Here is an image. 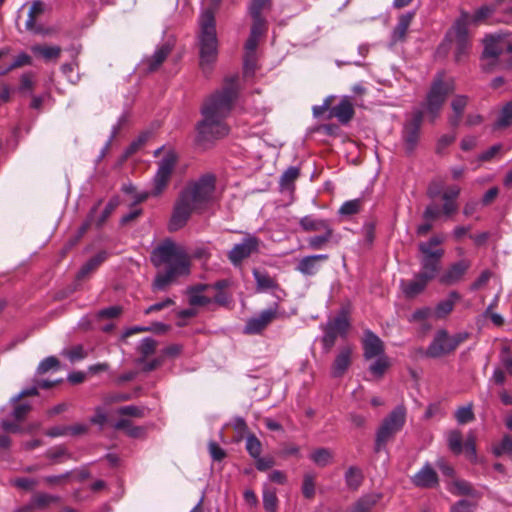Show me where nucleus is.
Wrapping results in <instances>:
<instances>
[{"instance_id":"nucleus-63","label":"nucleus","mask_w":512,"mask_h":512,"mask_svg":"<svg viewBox=\"0 0 512 512\" xmlns=\"http://www.w3.org/2000/svg\"><path fill=\"white\" fill-rule=\"evenodd\" d=\"M257 57L253 53L244 55V74L252 76L256 70Z\"/></svg>"},{"instance_id":"nucleus-62","label":"nucleus","mask_w":512,"mask_h":512,"mask_svg":"<svg viewBox=\"0 0 512 512\" xmlns=\"http://www.w3.org/2000/svg\"><path fill=\"white\" fill-rule=\"evenodd\" d=\"M71 362L82 360L87 356L84 348L81 345L74 346L70 350L63 353Z\"/></svg>"},{"instance_id":"nucleus-39","label":"nucleus","mask_w":512,"mask_h":512,"mask_svg":"<svg viewBox=\"0 0 512 512\" xmlns=\"http://www.w3.org/2000/svg\"><path fill=\"white\" fill-rule=\"evenodd\" d=\"M31 51L35 55L43 57L46 61L57 59L61 54L59 46L34 45L31 47Z\"/></svg>"},{"instance_id":"nucleus-3","label":"nucleus","mask_w":512,"mask_h":512,"mask_svg":"<svg viewBox=\"0 0 512 512\" xmlns=\"http://www.w3.org/2000/svg\"><path fill=\"white\" fill-rule=\"evenodd\" d=\"M221 0H212L211 7L199 17V66L203 74L208 75L218 57V39L216 33L215 12Z\"/></svg>"},{"instance_id":"nucleus-50","label":"nucleus","mask_w":512,"mask_h":512,"mask_svg":"<svg viewBox=\"0 0 512 512\" xmlns=\"http://www.w3.org/2000/svg\"><path fill=\"white\" fill-rule=\"evenodd\" d=\"M246 450L252 458H258L261 455L262 444L254 434L246 437Z\"/></svg>"},{"instance_id":"nucleus-64","label":"nucleus","mask_w":512,"mask_h":512,"mask_svg":"<svg viewBox=\"0 0 512 512\" xmlns=\"http://www.w3.org/2000/svg\"><path fill=\"white\" fill-rule=\"evenodd\" d=\"M474 507V503L469 500L462 499L452 505L450 512H472Z\"/></svg>"},{"instance_id":"nucleus-47","label":"nucleus","mask_w":512,"mask_h":512,"mask_svg":"<svg viewBox=\"0 0 512 512\" xmlns=\"http://www.w3.org/2000/svg\"><path fill=\"white\" fill-rule=\"evenodd\" d=\"M455 418L459 424L472 422L475 419L473 404L469 403L466 406L459 407L455 412Z\"/></svg>"},{"instance_id":"nucleus-53","label":"nucleus","mask_w":512,"mask_h":512,"mask_svg":"<svg viewBox=\"0 0 512 512\" xmlns=\"http://www.w3.org/2000/svg\"><path fill=\"white\" fill-rule=\"evenodd\" d=\"M147 409L145 407L135 406V405H128L120 407L117 410V414L123 415V416H131L135 418H143L146 414Z\"/></svg>"},{"instance_id":"nucleus-19","label":"nucleus","mask_w":512,"mask_h":512,"mask_svg":"<svg viewBox=\"0 0 512 512\" xmlns=\"http://www.w3.org/2000/svg\"><path fill=\"white\" fill-rule=\"evenodd\" d=\"M412 483L420 488H433L439 484L437 472L426 463L412 478Z\"/></svg>"},{"instance_id":"nucleus-54","label":"nucleus","mask_w":512,"mask_h":512,"mask_svg":"<svg viewBox=\"0 0 512 512\" xmlns=\"http://www.w3.org/2000/svg\"><path fill=\"white\" fill-rule=\"evenodd\" d=\"M361 204H362V202L360 199L346 201L340 207L339 214L346 215V216L354 215L360 211Z\"/></svg>"},{"instance_id":"nucleus-42","label":"nucleus","mask_w":512,"mask_h":512,"mask_svg":"<svg viewBox=\"0 0 512 512\" xmlns=\"http://www.w3.org/2000/svg\"><path fill=\"white\" fill-rule=\"evenodd\" d=\"M363 474L357 467H349L345 473V481L349 488L356 490L362 483Z\"/></svg>"},{"instance_id":"nucleus-46","label":"nucleus","mask_w":512,"mask_h":512,"mask_svg":"<svg viewBox=\"0 0 512 512\" xmlns=\"http://www.w3.org/2000/svg\"><path fill=\"white\" fill-rule=\"evenodd\" d=\"M379 497L375 495H369L359 499L353 508V512H370L372 507L377 503Z\"/></svg>"},{"instance_id":"nucleus-55","label":"nucleus","mask_w":512,"mask_h":512,"mask_svg":"<svg viewBox=\"0 0 512 512\" xmlns=\"http://www.w3.org/2000/svg\"><path fill=\"white\" fill-rule=\"evenodd\" d=\"M451 493L455 495H472L473 488L471 484L465 480H455L450 488Z\"/></svg>"},{"instance_id":"nucleus-20","label":"nucleus","mask_w":512,"mask_h":512,"mask_svg":"<svg viewBox=\"0 0 512 512\" xmlns=\"http://www.w3.org/2000/svg\"><path fill=\"white\" fill-rule=\"evenodd\" d=\"M354 114L351 99L344 96L337 105L330 109L329 118H336L341 124H347L354 117Z\"/></svg>"},{"instance_id":"nucleus-48","label":"nucleus","mask_w":512,"mask_h":512,"mask_svg":"<svg viewBox=\"0 0 512 512\" xmlns=\"http://www.w3.org/2000/svg\"><path fill=\"white\" fill-rule=\"evenodd\" d=\"M270 8L271 0H253L249 6V14L251 17L265 18L262 13Z\"/></svg>"},{"instance_id":"nucleus-34","label":"nucleus","mask_w":512,"mask_h":512,"mask_svg":"<svg viewBox=\"0 0 512 512\" xmlns=\"http://www.w3.org/2000/svg\"><path fill=\"white\" fill-rule=\"evenodd\" d=\"M415 16L414 12H407L405 14H402L399 19L398 23L395 26L393 30V40L395 42L402 41L405 39L406 33L408 31V28Z\"/></svg>"},{"instance_id":"nucleus-6","label":"nucleus","mask_w":512,"mask_h":512,"mask_svg":"<svg viewBox=\"0 0 512 512\" xmlns=\"http://www.w3.org/2000/svg\"><path fill=\"white\" fill-rule=\"evenodd\" d=\"M470 15L461 11L460 16L455 20L452 27L446 34V39L455 44V61L462 62L470 52L471 42L468 34Z\"/></svg>"},{"instance_id":"nucleus-51","label":"nucleus","mask_w":512,"mask_h":512,"mask_svg":"<svg viewBox=\"0 0 512 512\" xmlns=\"http://www.w3.org/2000/svg\"><path fill=\"white\" fill-rule=\"evenodd\" d=\"M278 499L274 490L265 489L263 492V507L266 512H276Z\"/></svg>"},{"instance_id":"nucleus-26","label":"nucleus","mask_w":512,"mask_h":512,"mask_svg":"<svg viewBox=\"0 0 512 512\" xmlns=\"http://www.w3.org/2000/svg\"><path fill=\"white\" fill-rule=\"evenodd\" d=\"M253 276L256 281V289L258 292H265L268 290H276L279 284L275 277H272L267 271L253 269Z\"/></svg>"},{"instance_id":"nucleus-5","label":"nucleus","mask_w":512,"mask_h":512,"mask_svg":"<svg viewBox=\"0 0 512 512\" xmlns=\"http://www.w3.org/2000/svg\"><path fill=\"white\" fill-rule=\"evenodd\" d=\"M454 89V80L450 78L445 81L443 73H439L434 79L425 102L426 113L432 122L439 116L447 95L452 93Z\"/></svg>"},{"instance_id":"nucleus-2","label":"nucleus","mask_w":512,"mask_h":512,"mask_svg":"<svg viewBox=\"0 0 512 512\" xmlns=\"http://www.w3.org/2000/svg\"><path fill=\"white\" fill-rule=\"evenodd\" d=\"M216 199V176L206 173L181 190L173 206L168 224L170 231L183 228L194 213H202Z\"/></svg>"},{"instance_id":"nucleus-33","label":"nucleus","mask_w":512,"mask_h":512,"mask_svg":"<svg viewBox=\"0 0 512 512\" xmlns=\"http://www.w3.org/2000/svg\"><path fill=\"white\" fill-rule=\"evenodd\" d=\"M107 253L105 251H101L97 253L95 256L90 258L86 263L83 264L81 269L79 270L77 277L79 279H83L87 277L89 274L94 272L106 259Z\"/></svg>"},{"instance_id":"nucleus-9","label":"nucleus","mask_w":512,"mask_h":512,"mask_svg":"<svg viewBox=\"0 0 512 512\" xmlns=\"http://www.w3.org/2000/svg\"><path fill=\"white\" fill-rule=\"evenodd\" d=\"M460 192L461 189L457 185L448 187L441 194V199L443 200L442 207L440 208L436 203L427 205L423 212V218L428 221H434L442 215L447 218L451 217L458 210V204L456 200L459 197Z\"/></svg>"},{"instance_id":"nucleus-52","label":"nucleus","mask_w":512,"mask_h":512,"mask_svg":"<svg viewBox=\"0 0 512 512\" xmlns=\"http://www.w3.org/2000/svg\"><path fill=\"white\" fill-rule=\"evenodd\" d=\"M60 367V362L55 356H49L43 359L38 367L36 373L38 375H42L47 373L50 370H58Z\"/></svg>"},{"instance_id":"nucleus-13","label":"nucleus","mask_w":512,"mask_h":512,"mask_svg":"<svg viewBox=\"0 0 512 512\" xmlns=\"http://www.w3.org/2000/svg\"><path fill=\"white\" fill-rule=\"evenodd\" d=\"M423 121V111L416 110L411 119L408 120L402 131V139L404 141L405 150L408 154H411L420 139V129Z\"/></svg>"},{"instance_id":"nucleus-18","label":"nucleus","mask_w":512,"mask_h":512,"mask_svg":"<svg viewBox=\"0 0 512 512\" xmlns=\"http://www.w3.org/2000/svg\"><path fill=\"white\" fill-rule=\"evenodd\" d=\"M504 50L511 51V46L508 45L505 40L489 36L485 39V46L483 51V59H491L493 62L498 61V57L503 54Z\"/></svg>"},{"instance_id":"nucleus-56","label":"nucleus","mask_w":512,"mask_h":512,"mask_svg":"<svg viewBox=\"0 0 512 512\" xmlns=\"http://www.w3.org/2000/svg\"><path fill=\"white\" fill-rule=\"evenodd\" d=\"M72 471H67L60 475H50L43 477V482L48 486H61L64 485L72 476Z\"/></svg>"},{"instance_id":"nucleus-43","label":"nucleus","mask_w":512,"mask_h":512,"mask_svg":"<svg viewBox=\"0 0 512 512\" xmlns=\"http://www.w3.org/2000/svg\"><path fill=\"white\" fill-rule=\"evenodd\" d=\"M447 443L449 449L456 455L463 451L462 433L459 430H451L447 434Z\"/></svg>"},{"instance_id":"nucleus-37","label":"nucleus","mask_w":512,"mask_h":512,"mask_svg":"<svg viewBox=\"0 0 512 512\" xmlns=\"http://www.w3.org/2000/svg\"><path fill=\"white\" fill-rule=\"evenodd\" d=\"M157 346L158 342L155 339L151 337L143 338L137 347V351L140 354L137 362H145L149 356L155 353Z\"/></svg>"},{"instance_id":"nucleus-16","label":"nucleus","mask_w":512,"mask_h":512,"mask_svg":"<svg viewBox=\"0 0 512 512\" xmlns=\"http://www.w3.org/2000/svg\"><path fill=\"white\" fill-rule=\"evenodd\" d=\"M363 356L366 360L384 355L383 341L372 331L367 330L363 339Z\"/></svg>"},{"instance_id":"nucleus-58","label":"nucleus","mask_w":512,"mask_h":512,"mask_svg":"<svg viewBox=\"0 0 512 512\" xmlns=\"http://www.w3.org/2000/svg\"><path fill=\"white\" fill-rule=\"evenodd\" d=\"M253 20L250 35L261 37L267 31V22L265 18L251 17Z\"/></svg>"},{"instance_id":"nucleus-24","label":"nucleus","mask_w":512,"mask_h":512,"mask_svg":"<svg viewBox=\"0 0 512 512\" xmlns=\"http://www.w3.org/2000/svg\"><path fill=\"white\" fill-rule=\"evenodd\" d=\"M430 281L420 277L418 274L414 275L411 280H401L400 288L406 298L412 299L421 294L427 287Z\"/></svg>"},{"instance_id":"nucleus-59","label":"nucleus","mask_w":512,"mask_h":512,"mask_svg":"<svg viewBox=\"0 0 512 512\" xmlns=\"http://www.w3.org/2000/svg\"><path fill=\"white\" fill-rule=\"evenodd\" d=\"M455 139L456 135L454 133L442 135L436 143V154L443 155L445 153L446 148L450 146L455 141Z\"/></svg>"},{"instance_id":"nucleus-12","label":"nucleus","mask_w":512,"mask_h":512,"mask_svg":"<svg viewBox=\"0 0 512 512\" xmlns=\"http://www.w3.org/2000/svg\"><path fill=\"white\" fill-rule=\"evenodd\" d=\"M350 323L347 316L342 313L330 320L324 327L322 345L325 352H330L338 337H345Z\"/></svg>"},{"instance_id":"nucleus-10","label":"nucleus","mask_w":512,"mask_h":512,"mask_svg":"<svg viewBox=\"0 0 512 512\" xmlns=\"http://www.w3.org/2000/svg\"><path fill=\"white\" fill-rule=\"evenodd\" d=\"M178 156L174 150L166 152L157 165L158 169L152 179V197L160 196L167 188L174 168L177 163Z\"/></svg>"},{"instance_id":"nucleus-32","label":"nucleus","mask_w":512,"mask_h":512,"mask_svg":"<svg viewBox=\"0 0 512 512\" xmlns=\"http://www.w3.org/2000/svg\"><path fill=\"white\" fill-rule=\"evenodd\" d=\"M319 235L311 236L307 238V245L310 249L320 250L325 247L332 241L334 236L333 227L322 232H319Z\"/></svg>"},{"instance_id":"nucleus-11","label":"nucleus","mask_w":512,"mask_h":512,"mask_svg":"<svg viewBox=\"0 0 512 512\" xmlns=\"http://www.w3.org/2000/svg\"><path fill=\"white\" fill-rule=\"evenodd\" d=\"M261 240L253 234H246L240 243L235 244L227 253L230 263L235 266H241L244 260L254 254L259 253Z\"/></svg>"},{"instance_id":"nucleus-61","label":"nucleus","mask_w":512,"mask_h":512,"mask_svg":"<svg viewBox=\"0 0 512 512\" xmlns=\"http://www.w3.org/2000/svg\"><path fill=\"white\" fill-rule=\"evenodd\" d=\"M494 454L497 456L512 454V438L504 436L501 442L494 447Z\"/></svg>"},{"instance_id":"nucleus-41","label":"nucleus","mask_w":512,"mask_h":512,"mask_svg":"<svg viewBox=\"0 0 512 512\" xmlns=\"http://www.w3.org/2000/svg\"><path fill=\"white\" fill-rule=\"evenodd\" d=\"M512 124V101L506 103L500 111L499 117L494 124L495 129H503Z\"/></svg>"},{"instance_id":"nucleus-36","label":"nucleus","mask_w":512,"mask_h":512,"mask_svg":"<svg viewBox=\"0 0 512 512\" xmlns=\"http://www.w3.org/2000/svg\"><path fill=\"white\" fill-rule=\"evenodd\" d=\"M100 205V202H98L96 205H94L86 220L82 223V225L79 227L78 231H77V234L75 235L74 238L70 239L69 242H68V247L67 248H71L73 247L74 245L77 244V242L84 236V234L88 231V229L90 228V226L94 223L95 224V213L96 211L98 210V207Z\"/></svg>"},{"instance_id":"nucleus-60","label":"nucleus","mask_w":512,"mask_h":512,"mask_svg":"<svg viewBox=\"0 0 512 512\" xmlns=\"http://www.w3.org/2000/svg\"><path fill=\"white\" fill-rule=\"evenodd\" d=\"M302 493L305 498L311 499L315 495L314 477L311 474H305L302 485Z\"/></svg>"},{"instance_id":"nucleus-27","label":"nucleus","mask_w":512,"mask_h":512,"mask_svg":"<svg viewBox=\"0 0 512 512\" xmlns=\"http://www.w3.org/2000/svg\"><path fill=\"white\" fill-rule=\"evenodd\" d=\"M171 51L172 46L169 43H164L160 47H158L154 54L145 60L147 71H156L161 66V64L166 60Z\"/></svg>"},{"instance_id":"nucleus-25","label":"nucleus","mask_w":512,"mask_h":512,"mask_svg":"<svg viewBox=\"0 0 512 512\" xmlns=\"http://www.w3.org/2000/svg\"><path fill=\"white\" fill-rule=\"evenodd\" d=\"M327 254L305 256L297 264L296 270L305 276H313L319 270V262L328 260Z\"/></svg>"},{"instance_id":"nucleus-21","label":"nucleus","mask_w":512,"mask_h":512,"mask_svg":"<svg viewBox=\"0 0 512 512\" xmlns=\"http://www.w3.org/2000/svg\"><path fill=\"white\" fill-rule=\"evenodd\" d=\"M353 349L350 346L342 347L331 366V375L334 378L342 377L351 365Z\"/></svg>"},{"instance_id":"nucleus-23","label":"nucleus","mask_w":512,"mask_h":512,"mask_svg":"<svg viewBox=\"0 0 512 512\" xmlns=\"http://www.w3.org/2000/svg\"><path fill=\"white\" fill-rule=\"evenodd\" d=\"M443 241L444 238L442 236L435 235L426 242H420L418 249L421 252V258L442 259L444 250L435 247L442 244Z\"/></svg>"},{"instance_id":"nucleus-45","label":"nucleus","mask_w":512,"mask_h":512,"mask_svg":"<svg viewBox=\"0 0 512 512\" xmlns=\"http://www.w3.org/2000/svg\"><path fill=\"white\" fill-rule=\"evenodd\" d=\"M119 205V198L113 197L109 200V202L106 204L104 210L102 211L101 215L97 218H95V225L100 228L104 225L106 220L109 218V216L112 214V212L116 209V207Z\"/></svg>"},{"instance_id":"nucleus-22","label":"nucleus","mask_w":512,"mask_h":512,"mask_svg":"<svg viewBox=\"0 0 512 512\" xmlns=\"http://www.w3.org/2000/svg\"><path fill=\"white\" fill-rule=\"evenodd\" d=\"M212 286L210 284H196L187 288L189 304L191 306H207L212 303V297L204 295L209 292Z\"/></svg>"},{"instance_id":"nucleus-28","label":"nucleus","mask_w":512,"mask_h":512,"mask_svg":"<svg viewBox=\"0 0 512 512\" xmlns=\"http://www.w3.org/2000/svg\"><path fill=\"white\" fill-rule=\"evenodd\" d=\"M420 266L421 269L417 274L428 281H432L441 269V259L420 257Z\"/></svg>"},{"instance_id":"nucleus-1","label":"nucleus","mask_w":512,"mask_h":512,"mask_svg":"<svg viewBox=\"0 0 512 512\" xmlns=\"http://www.w3.org/2000/svg\"><path fill=\"white\" fill-rule=\"evenodd\" d=\"M237 95L234 83H230L204 99L200 109L202 119L196 126L199 144L206 146L228 135L226 118L232 111Z\"/></svg>"},{"instance_id":"nucleus-40","label":"nucleus","mask_w":512,"mask_h":512,"mask_svg":"<svg viewBox=\"0 0 512 512\" xmlns=\"http://www.w3.org/2000/svg\"><path fill=\"white\" fill-rule=\"evenodd\" d=\"M31 500L36 509H45L50 504L58 502L60 500V497L48 493L39 492L34 494Z\"/></svg>"},{"instance_id":"nucleus-7","label":"nucleus","mask_w":512,"mask_h":512,"mask_svg":"<svg viewBox=\"0 0 512 512\" xmlns=\"http://www.w3.org/2000/svg\"><path fill=\"white\" fill-rule=\"evenodd\" d=\"M406 421V409L399 405L395 407L383 420L376 434L375 450L378 452L394 437L404 426Z\"/></svg>"},{"instance_id":"nucleus-29","label":"nucleus","mask_w":512,"mask_h":512,"mask_svg":"<svg viewBox=\"0 0 512 512\" xmlns=\"http://www.w3.org/2000/svg\"><path fill=\"white\" fill-rule=\"evenodd\" d=\"M181 276L186 275L166 268L165 271L157 273L152 283V289L153 291H164L178 277Z\"/></svg>"},{"instance_id":"nucleus-4","label":"nucleus","mask_w":512,"mask_h":512,"mask_svg":"<svg viewBox=\"0 0 512 512\" xmlns=\"http://www.w3.org/2000/svg\"><path fill=\"white\" fill-rule=\"evenodd\" d=\"M151 262L155 267L166 266L167 269L189 275L191 258L185 248L171 239H165L151 252Z\"/></svg>"},{"instance_id":"nucleus-44","label":"nucleus","mask_w":512,"mask_h":512,"mask_svg":"<svg viewBox=\"0 0 512 512\" xmlns=\"http://www.w3.org/2000/svg\"><path fill=\"white\" fill-rule=\"evenodd\" d=\"M310 458L312 459V461L320 466V467H325L327 466L329 463H331L332 459H333V454L332 452L327 449V448H319V449H316L310 456Z\"/></svg>"},{"instance_id":"nucleus-57","label":"nucleus","mask_w":512,"mask_h":512,"mask_svg":"<svg viewBox=\"0 0 512 512\" xmlns=\"http://www.w3.org/2000/svg\"><path fill=\"white\" fill-rule=\"evenodd\" d=\"M11 484L13 486H15L16 488H19V489H22L25 491H31L37 486L38 482H37V480H35L33 478L18 477V478L11 480Z\"/></svg>"},{"instance_id":"nucleus-35","label":"nucleus","mask_w":512,"mask_h":512,"mask_svg":"<svg viewBox=\"0 0 512 512\" xmlns=\"http://www.w3.org/2000/svg\"><path fill=\"white\" fill-rule=\"evenodd\" d=\"M460 299L457 291H451L448 298L439 302L435 308V316L439 319L446 317L454 308L455 302Z\"/></svg>"},{"instance_id":"nucleus-30","label":"nucleus","mask_w":512,"mask_h":512,"mask_svg":"<svg viewBox=\"0 0 512 512\" xmlns=\"http://www.w3.org/2000/svg\"><path fill=\"white\" fill-rule=\"evenodd\" d=\"M299 225L305 232H322L324 230L332 228L328 220L316 218L311 215H307L301 218L299 221Z\"/></svg>"},{"instance_id":"nucleus-38","label":"nucleus","mask_w":512,"mask_h":512,"mask_svg":"<svg viewBox=\"0 0 512 512\" xmlns=\"http://www.w3.org/2000/svg\"><path fill=\"white\" fill-rule=\"evenodd\" d=\"M300 175V169L295 166L288 167L280 177V187L282 190H292L294 188V182Z\"/></svg>"},{"instance_id":"nucleus-15","label":"nucleus","mask_w":512,"mask_h":512,"mask_svg":"<svg viewBox=\"0 0 512 512\" xmlns=\"http://www.w3.org/2000/svg\"><path fill=\"white\" fill-rule=\"evenodd\" d=\"M470 266L471 262L467 259H462L453 263L439 276V282L446 286H451L460 282Z\"/></svg>"},{"instance_id":"nucleus-8","label":"nucleus","mask_w":512,"mask_h":512,"mask_svg":"<svg viewBox=\"0 0 512 512\" xmlns=\"http://www.w3.org/2000/svg\"><path fill=\"white\" fill-rule=\"evenodd\" d=\"M468 333L462 332L455 335L441 329L436 332L425 354L430 358H439L454 352L457 347L468 339Z\"/></svg>"},{"instance_id":"nucleus-49","label":"nucleus","mask_w":512,"mask_h":512,"mask_svg":"<svg viewBox=\"0 0 512 512\" xmlns=\"http://www.w3.org/2000/svg\"><path fill=\"white\" fill-rule=\"evenodd\" d=\"M376 358L377 359L370 364L369 371L377 377H382L390 365L389 360L388 357L385 355Z\"/></svg>"},{"instance_id":"nucleus-31","label":"nucleus","mask_w":512,"mask_h":512,"mask_svg":"<svg viewBox=\"0 0 512 512\" xmlns=\"http://www.w3.org/2000/svg\"><path fill=\"white\" fill-rule=\"evenodd\" d=\"M469 102V98L466 95H457L451 102V108L454 115L450 118L449 122L452 127L459 126L463 112Z\"/></svg>"},{"instance_id":"nucleus-14","label":"nucleus","mask_w":512,"mask_h":512,"mask_svg":"<svg viewBox=\"0 0 512 512\" xmlns=\"http://www.w3.org/2000/svg\"><path fill=\"white\" fill-rule=\"evenodd\" d=\"M279 317L278 305L263 310L258 316L250 318L244 327L246 334H258L262 332L273 320Z\"/></svg>"},{"instance_id":"nucleus-17","label":"nucleus","mask_w":512,"mask_h":512,"mask_svg":"<svg viewBox=\"0 0 512 512\" xmlns=\"http://www.w3.org/2000/svg\"><path fill=\"white\" fill-rule=\"evenodd\" d=\"M44 11L45 4L41 0H35L32 2L25 22V27L28 31L42 35L49 33L48 29H44L41 25L37 24V18L42 15Z\"/></svg>"}]
</instances>
